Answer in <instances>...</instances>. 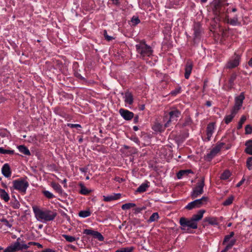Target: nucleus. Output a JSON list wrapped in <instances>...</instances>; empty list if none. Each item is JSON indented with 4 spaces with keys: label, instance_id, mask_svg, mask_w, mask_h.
<instances>
[{
    "label": "nucleus",
    "instance_id": "69168bd1",
    "mask_svg": "<svg viewBox=\"0 0 252 252\" xmlns=\"http://www.w3.org/2000/svg\"><path fill=\"white\" fill-rule=\"evenodd\" d=\"M206 105L208 107H210L212 105V103L210 101H207L206 103Z\"/></svg>",
    "mask_w": 252,
    "mask_h": 252
},
{
    "label": "nucleus",
    "instance_id": "0eeeda50",
    "mask_svg": "<svg viewBox=\"0 0 252 252\" xmlns=\"http://www.w3.org/2000/svg\"><path fill=\"white\" fill-rule=\"evenodd\" d=\"M207 201V197L203 196L201 198L195 200L189 203L186 207L188 210H191L193 208L200 207L202 205L205 204Z\"/></svg>",
    "mask_w": 252,
    "mask_h": 252
},
{
    "label": "nucleus",
    "instance_id": "9d476101",
    "mask_svg": "<svg viewBox=\"0 0 252 252\" xmlns=\"http://www.w3.org/2000/svg\"><path fill=\"white\" fill-rule=\"evenodd\" d=\"M244 98V95L242 93L240 95L236 97L235 105L232 109L234 113H237L238 110L240 109Z\"/></svg>",
    "mask_w": 252,
    "mask_h": 252
},
{
    "label": "nucleus",
    "instance_id": "412c9836",
    "mask_svg": "<svg viewBox=\"0 0 252 252\" xmlns=\"http://www.w3.org/2000/svg\"><path fill=\"white\" fill-rule=\"evenodd\" d=\"M166 127H165V125L163 126L162 124L159 123H156L153 126V129L156 132H161L164 131V129Z\"/></svg>",
    "mask_w": 252,
    "mask_h": 252
},
{
    "label": "nucleus",
    "instance_id": "f257e3e1",
    "mask_svg": "<svg viewBox=\"0 0 252 252\" xmlns=\"http://www.w3.org/2000/svg\"><path fill=\"white\" fill-rule=\"evenodd\" d=\"M32 208L36 220L41 222L53 220L57 216L55 212L47 209H41L36 206H33Z\"/></svg>",
    "mask_w": 252,
    "mask_h": 252
},
{
    "label": "nucleus",
    "instance_id": "bf43d9fd",
    "mask_svg": "<svg viewBox=\"0 0 252 252\" xmlns=\"http://www.w3.org/2000/svg\"><path fill=\"white\" fill-rule=\"evenodd\" d=\"M138 120H139V117H138V116L137 115L134 117V120H133L134 123L135 124L137 123L138 122Z\"/></svg>",
    "mask_w": 252,
    "mask_h": 252
},
{
    "label": "nucleus",
    "instance_id": "7ed1b4c3",
    "mask_svg": "<svg viewBox=\"0 0 252 252\" xmlns=\"http://www.w3.org/2000/svg\"><path fill=\"white\" fill-rule=\"evenodd\" d=\"M20 238H18L16 241L7 247L3 252H16L23 250H27L29 248V246L23 243Z\"/></svg>",
    "mask_w": 252,
    "mask_h": 252
},
{
    "label": "nucleus",
    "instance_id": "dca6fc26",
    "mask_svg": "<svg viewBox=\"0 0 252 252\" xmlns=\"http://www.w3.org/2000/svg\"><path fill=\"white\" fill-rule=\"evenodd\" d=\"M204 212L205 211L203 210L199 211L197 214L194 215L191 219L194 221V222L197 223V221L199 220L202 218Z\"/></svg>",
    "mask_w": 252,
    "mask_h": 252
},
{
    "label": "nucleus",
    "instance_id": "79ce46f5",
    "mask_svg": "<svg viewBox=\"0 0 252 252\" xmlns=\"http://www.w3.org/2000/svg\"><path fill=\"white\" fill-rule=\"evenodd\" d=\"M246 120V117L245 116H242L241 120H240L238 125V129H240L242 127L243 124L244 123L245 121Z\"/></svg>",
    "mask_w": 252,
    "mask_h": 252
},
{
    "label": "nucleus",
    "instance_id": "39448f33",
    "mask_svg": "<svg viewBox=\"0 0 252 252\" xmlns=\"http://www.w3.org/2000/svg\"><path fill=\"white\" fill-rule=\"evenodd\" d=\"M169 118L167 116L164 117L163 121L165 123V127H169L171 122L177 121L178 118L181 115V112L177 109L172 110L169 113Z\"/></svg>",
    "mask_w": 252,
    "mask_h": 252
},
{
    "label": "nucleus",
    "instance_id": "c756f323",
    "mask_svg": "<svg viewBox=\"0 0 252 252\" xmlns=\"http://www.w3.org/2000/svg\"><path fill=\"white\" fill-rule=\"evenodd\" d=\"M134 250L133 247L121 248L116 251L115 252H133Z\"/></svg>",
    "mask_w": 252,
    "mask_h": 252
},
{
    "label": "nucleus",
    "instance_id": "c85d7f7f",
    "mask_svg": "<svg viewBox=\"0 0 252 252\" xmlns=\"http://www.w3.org/2000/svg\"><path fill=\"white\" fill-rule=\"evenodd\" d=\"M190 173H192L191 170H181L177 173V176L178 179H181L183 176Z\"/></svg>",
    "mask_w": 252,
    "mask_h": 252
},
{
    "label": "nucleus",
    "instance_id": "4d7b16f0",
    "mask_svg": "<svg viewBox=\"0 0 252 252\" xmlns=\"http://www.w3.org/2000/svg\"><path fill=\"white\" fill-rule=\"evenodd\" d=\"M224 144L223 143H220L218 144L216 147L219 149V150H220V149L222 148Z\"/></svg>",
    "mask_w": 252,
    "mask_h": 252
},
{
    "label": "nucleus",
    "instance_id": "393cba45",
    "mask_svg": "<svg viewBox=\"0 0 252 252\" xmlns=\"http://www.w3.org/2000/svg\"><path fill=\"white\" fill-rule=\"evenodd\" d=\"M18 149L21 153L25 155L29 156L31 155L29 150L24 145L19 146Z\"/></svg>",
    "mask_w": 252,
    "mask_h": 252
},
{
    "label": "nucleus",
    "instance_id": "bb28decb",
    "mask_svg": "<svg viewBox=\"0 0 252 252\" xmlns=\"http://www.w3.org/2000/svg\"><path fill=\"white\" fill-rule=\"evenodd\" d=\"M79 186L80 187V193L82 194L87 195L91 192V190L87 189L83 184H80Z\"/></svg>",
    "mask_w": 252,
    "mask_h": 252
},
{
    "label": "nucleus",
    "instance_id": "338daca9",
    "mask_svg": "<svg viewBox=\"0 0 252 252\" xmlns=\"http://www.w3.org/2000/svg\"><path fill=\"white\" fill-rule=\"evenodd\" d=\"M1 186L4 188H7V186L6 185V184L3 183V182H1Z\"/></svg>",
    "mask_w": 252,
    "mask_h": 252
},
{
    "label": "nucleus",
    "instance_id": "7c9ffc66",
    "mask_svg": "<svg viewBox=\"0 0 252 252\" xmlns=\"http://www.w3.org/2000/svg\"><path fill=\"white\" fill-rule=\"evenodd\" d=\"M51 186L58 193H61L62 192L63 190L62 187L59 184L52 182L51 183Z\"/></svg>",
    "mask_w": 252,
    "mask_h": 252
},
{
    "label": "nucleus",
    "instance_id": "2eb2a0df",
    "mask_svg": "<svg viewBox=\"0 0 252 252\" xmlns=\"http://www.w3.org/2000/svg\"><path fill=\"white\" fill-rule=\"evenodd\" d=\"M1 172L2 174L6 178H8L11 176V171L8 164L5 163L3 165L1 168Z\"/></svg>",
    "mask_w": 252,
    "mask_h": 252
},
{
    "label": "nucleus",
    "instance_id": "2f4dec72",
    "mask_svg": "<svg viewBox=\"0 0 252 252\" xmlns=\"http://www.w3.org/2000/svg\"><path fill=\"white\" fill-rule=\"evenodd\" d=\"M91 214L89 210H82L79 213V216L82 218H86L89 217Z\"/></svg>",
    "mask_w": 252,
    "mask_h": 252
},
{
    "label": "nucleus",
    "instance_id": "c9c22d12",
    "mask_svg": "<svg viewBox=\"0 0 252 252\" xmlns=\"http://www.w3.org/2000/svg\"><path fill=\"white\" fill-rule=\"evenodd\" d=\"M14 153L13 150H6L2 147H0V154L12 155Z\"/></svg>",
    "mask_w": 252,
    "mask_h": 252
},
{
    "label": "nucleus",
    "instance_id": "4be33fe9",
    "mask_svg": "<svg viewBox=\"0 0 252 252\" xmlns=\"http://www.w3.org/2000/svg\"><path fill=\"white\" fill-rule=\"evenodd\" d=\"M0 197L6 202H8L10 199L8 194L5 191V190L1 189H0Z\"/></svg>",
    "mask_w": 252,
    "mask_h": 252
},
{
    "label": "nucleus",
    "instance_id": "ddd939ff",
    "mask_svg": "<svg viewBox=\"0 0 252 252\" xmlns=\"http://www.w3.org/2000/svg\"><path fill=\"white\" fill-rule=\"evenodd\" d=\"M215 129V126L214 123H209L207 126L206 128V135H207V141H209L210 140L214 132Z\"/></svg>",
    "mask_w": 252,
    "mask_h": 252
},
{
    "label": "nucleus",
    "instance_id": "e2e57ef3",
    "mask_svg": "<svg viewBox=\"0 0 252 252\" xmlns=\"http://www.w3.org/2000/svg\"><path fill=\"white\" fill-rule=\"evenodd\" d=\"M229 249H230L228 247L227 245H226V246L224 249V250H223L221 252H226Z\"/></svg>",
    "mask_w": 252,
    "mask_h": 252
},
{
    "label": "nucleus",
    "instance_id": "e433bc0d",
    "mask_svg": "<svg viewBox=\"0 0 252 252\" xmlns=\"http://www.w3.org/2000/svg\"><path fill=\"white\" fill-rule=\"evenodd\" d=\"M236 114V113H234L233 111L232 110L231 114L230 115H227L225 117V123L226 124L229 123L232 121Z\"/></svg>",
    "mask_w": 252,
    "mask_h": 252
},
{
    "label": "nucleus",
    "instance_id": "f3484780",
    "mask_svg": "<svg viewBox=\"0 0 252 252\" xmlns=\"http://www.w3.org/2000/svg\"><path fill=\"white\" fill-rule=\"evenodd\" d=\"M121 196V194L117 193L113 194L112 195H108V196H103L104 199L103 200L105 201L110 202L113 200H116L120 198Z\"/></svg>",
    "mask_w": 252,
    "mask_h": 252
},
{
    "label": "nucleus",
    "instance_id": "6e6d98bb",
    "mask_svg": "<svg viewBox=\"0 0 252 252\" xmlns=\"http://www.w3.org/2000/svg\"><path fill=\"white\" fill-rule=\"evenodd\" d=\"M180 91H181L180 88L176 89L172 92V94L173 95H176L177 94H179L180 92Z\"/></svg>",
    "mask_w": 252,
    "mask_h": 252
},
{
    "label": "nucleus",
    "instance_id": "680f3d73",
    "mask_svg": "<svg viewBox=\"0 0 252 252\" xmlns=\"http://www.w3.org/2000/svg\"><path fill=\"white\" fill-rule=\"evenodd\" d=\"M80 170L82 172H83V173H85L87 172V168H81L80 169Z\"/></svg>",
    "mask_w": 252,
    "mask_h": 252
},
{
    "label": "nucleus",
    "instance_id": "20e7f679",
    "mask_svg": "<svg viewBox=\"0 0 252 252\" xmlns=\"http://www.w3.org/2000/svg\"><path fill=\"white\" fill-rule=\"evenodd\" d=\"M13 188L19 192L25 194L29 186V182L25 178H21L12 182Z\"/></svg>",
    "mask_w": 252,
    "mask_h": 252
},
{
    "label": "nucleus",
    "instance_id": "cd10ccee",
    "mask_svg": "<svg viewBox=\"0 0 252 252\" xmlns=\"http://www.w3.org/2000/svg\"><path fill=\"white\" fill-rule=\"evenodd\" d=\"M205 221L211 225H217L218 224L217 218L214 217L206 218H205Z\"/></svg>",
    "mask_w": 252,
    "mask_h": 252
},
{
    "label": "nucleus",
    "instance_id": "aec40b11",
    "mask_svg": "<svg viewBox=\"0 0 252 252\" xmlns=\"http://www.w3.org/2000/svg\"><path fill=\"white\" fill-rule=\"evenodd\" d=\"M192 68V64L189 62H188L186 65L185 73V77L186 79H188L189 78V75L191 72Z\"/></svg>",
    "mask_w": 252,
    "mask_h": 252
},
{
    "label": "nucleus",
    "instance_id": "1a4fd4ad",
    "mask_svg": "<svg viewBox=\"0 0 252 252\" xmlns=\"http://www.w3.org/2000/svg\"><path fill=\"white\" fill-rule=\"evenodd\" d=\"M193 40L195 42V40L200 39L201 36L202 30L200 24L199 23H195L193 25Z\"/></svg>",
    "mask_w": 252,
    "mask_h": 252
},
{
    "label": "nucleus",
    "instance_id": "473e14b6",
    "mask_svg": "<svg viewBox=\"0 0 252 252\" xmlns=\"http://www.w3.org/2000/svg\"><path fill=\"white\" fill-rule=\"evenodd\" d=\"M63 237L66 240V241H67L68 242H71V243L73 242L76 241L77 239H79L78 238H76L75 237L66 235V234L63 235Z\"/></svg>",
    "mask_w": 252,
    "mask_h": 252
},
{
    "label": "nucleus",
    "instance_id": "0e129e2a",
    "mask_svg": "<svg viewBox=\"0 0 252 252\" xmlns=\"http://www.w3.org/2000/svg\"><path fill=\"white\" fill-rule=\"evenodd\" d=\"M33 245H36L37 246L38 248H42V246L39 243H33Z\"/></svg>",
    "mask_w": 252,
    "mask_h": 252
},
{
    "label": "nucleus",
    "instance_id": "f03ea898",
    "mask_svg": "<svg viewBox=\"0 0 252 252\" xmlns=\"http://www.w3.org/2000/svg\"><path fill=\"white\" fill-rule=\"evenodd\" d=\"M136 49L140 57L143 59L150 57L153 55V50L152 47L146 44L145 41H142L136 45Z\"/></svg>",
    "mask_w": 252,
    "mask_h": 252
},
{
    "label": "nucleus",
    "instance_id": "6e6552de",
    "mask_svg": "<svg viewBox=\"0 0 252 252\" xmlns=\"http://www.w3.org/2000/svg\"><path fill=\"white\" fill-rule=\"evenodd\" d=\"M204 185V178L202 177L201 180L197 183L196 187L193 189L192 192L191 196L192 198H196L203 194Z\"/></svg>",
    "mask_w": 252,
    "mask_h": 252
},
{
    "label": "nucleus",
    "instance_id": "6ab92c4d",
    "mask_svg": "<svg viewBox=\"0 0 252 252\" xmlns=\"http://www.w3.org/2000/svg\"><path fill=\"white\" fill-rule=\"evenodd\" d=\"M220 152L219 149L216 146L207 155L206 158L208 160H211Z\"/></svg>",
    "mask_w": 252,
    "mask_h": 252
},
{
    "label": "nucleus",
    "instance_id": "a211bd4d",
    "mask_svg": "<svg viewBox=\"0 0 252 252\" xmlns=\"http://www.w3.org/2000/svg\"><path fill=\"white\" fill-rule=\"evenodd\" d=\"M124 100L126 103L129 105L132 104L133 102V95L132 94L128 92H126L124 96Z\"/></svg>",
    "mask_w": 252,
    "mask_h": 252
},
{
    "label": "nucleus",
    "instance_id": "13d9d810",
    "mask_svg": "<svg viewBox=\"0 0 252 252\" xmlns=\"http://www.w3.org/2000/svg\"><path fill=\"white\" fill-rule=\"evenodd\" d=\"M245 181V179L243 178V179L237 184L236 187H240Z\"/></svg>",
    "mask_w": 252,
    "mask_h": 252
},
{
    "label": "nucleus",
    "instance_id": "c03bdc74",
    "mask_svg": "<svg viewBox=\"0 0 252 252\" xmlns=\"http://www.w3.org/2000/svg\"><path fill=\"white\" fill-rule=\"evenodd\" d=\"M247 166L249 170H251L252 168V157H249L247 160Z\"/></svg>",
    "mask_w": 252,
    "mask_h": 252
},
{
    "label": "nucleus",
    "instance_id": "052dcab7",
    "mask_svg": "<svg viewBox=\"0 0 252 252\" xmlns=\"http://www.w3.org/2000/svg\"><path fill=\"white\" fill-rule=\"evenodd\" d=\"M142 210V208H136L135 209V212L136 213H139Z\"/></svg>",
    "mask_w": 252,
    "mask_h": 252
},
{
    "label": "nucleus",
    "instance_id": "72a5a7b5",
    "mask_svg": "<svg viewBox=\"0 0 252 252\" xmlns=\"http://www.w3.org/2000/svg\"><path fill=\"white\" fill-rule=\"evenodd\" d=\"M136 206L135 204L132 203H128L123 204L122 206V209L124 210H128Z\"/></svg>",
    "mask_w": 252,
    "mask_h": 252
},
{
    "label": "nucleus",
    "instance_id": "ea45409f",
    "mask_svg": "<svg viewBox=\"0 0 252 252\" xmlns=\"http://www.w3.org/2000/svg\"><path fill=\"white\" fill-rule=\"evenodd\" d=\"M95 232L96 231L93 230L92 229H86L84 230L83 233L86 235H92L94 236Z\"/></svg>",
    "mask_w": 252,
    "mask_h": 252
},
{
    "label": "nucleus",
    "instance_id": "864d4df0",
    "mask_svg": "<svg viewBox=\"0 0 252 252\" xmlns=\"http://www.w3.org/2000/svg\"><path fill=\"white\" fill-rule=\"evenodd\" d=\"M236 74H233L231 77H230V79L229 80V82L231 84L233 83L234 81L235 80V79H236Z\"/></svg>",
    "mask_w": 252,
    "mask_h": 252
},
{
    "label": "nucleus",
    "instance_id": "a19ab883",
    "mask_svg": "<svg viewBox=\"0 0 252 252\" xmlns=\"http://www.w3.org/2000/svg\"><path fill=\"white\" fill-rule=\"evenodd\" d=\"M95 238L97 239L100 241H103L104 240V237L98 231H96L94 236Z\"/></svg>",
    "mask_w": 252,
    "mask_h": 252
},
{
    "label": "nucleus",
    "instance_id": "3c124183",
    "mask_svg": "<svg viewBox=\"0 0 252 252\" xmlns=\"http://www.w3.org/2000/svg\"><path fill=\"white\" fill-rule=\"evenodd\" d=\"M236 241L235 239H232L229 242V243L227 245L230 249H231L233 247V246L235 244Z\"/></svg>",
    "mask_w": 252,
    "mask_h": 252
},
{
    "label": "nucleus",
    "instance_id": "423d86ee",
    "mask_svg": "<svg viewBox=\"0 0 252 252\" xmlns=\"http://www.w3.org/2000/svg\"><path fill=\"white\" fill-rule=\"evenodd\" d=\"M179 222L183 230H187L189 228L196 229L197 227V223L194 222L191 219L188 220L183 217L180 219Z\"/></svg>",
    "mask_w": 252,
    "mask_h": 252
},
{
    "label": "nucleus",
    "instance_id": "4468645a",
    "mask_svg": "<svg viewBox=\"0 0 252 252\" xmlns=\"http://www.w3.org/2000/svg\"><path fill=\"white\" fill-rule=\"evenodd\" d=\"M225 11V7L220 3L215 4L213 7V11L216 16H220Z\"/></svg>",
    "mask_w": 252,
    "mask_h": 252
},
{
    "label": "nucleus",
    "instance_id": "5701e85b",
    "mask_svg": "<svg viewBox=\"0 0 252 252\" xmlns=\"http://www.w3.org/2000/svg\"><path fill=\"white\" fill-rule=\"evenodd\" d=\"M245 145L247 146L245 152L251 155H252V140H249L246 142Z\"/></svg>",
    "mask_w": 252,
    "mask_h": 252
},
{
    "label": "nucleus",
    "instance_id": "a18cd8bd",
    "mask_svg": "<svg viewBox=\"0 0 252 252\" xmlns=\"http://www.w3.org/2000/svg\"><path fill=\"white\" fill-rule=\"evenodd\" d=\"M132 25H136L140 23V20L137 17L133 16L131 20Z\"/></svg>",
    "mask_w": 252,
    "mask_h": 252
},
{
    "label": "nucleus",
    "instance_id": "f704fd0d",
    "mask_svg": "<svg viewBox=\"0 0 252 252\" xmlns=\"http://www.w3.org/2000/svg\"><path fill=\"white\" fill-rule=\"evenodd\" d=\"M159 216L158 213H154L150 217L148 221L150 222L155 221L158 220Z\"/></svg>",
    "mask_w": 252,
    "mask_h": 252
},
{
    "label": "nucleus",
    "instance_id": "de8ad7c7",
    "mask_svg": "<svg viewBox=\"0 0 252 252\" xmlns=\"http://www.w3.org/2000/svg\"><path fill=\"white\" fill-rule=\"evenodd\" d=\"M8 132L6 129H0V136L4 137L7 136Z\"/></svg>",
    "mask_w": 252,
    "mask_h": 252
},
{
    "label": "nucleus",
    "instance_id": "f8f14e48",
    "mask_svg": "<svg viewBox=\"0 0 252 252\" xmlns=\"http://www.w3.org/2000/svg\"><path fill=\"white\" fill-rule=\"evenodd\" d=\"M240 57L238 55H236L235 57L230 60L226 65V67L231 69L237 67L240 63Z\"/></svg>",
    "mask_w": 252,
    "mask_h": 252
},
{
    "label": "nucleus",
    "instance_id": "774afa93",
    "mask_svg": "<svg viewBox=\"0 0 252 252\" xmlns=\"http://www.w3.org/2000/svg\"><path fill=\"white\" fill-rule=\"evenodd\" d=\"M249 65L252 67V58L248 62Z\"/></svg>",
    "mask_w": 252,
    "mask_h": 252
},
{
    "label": "nucleus",
    "instance_id": "a878e982",
    "mask_svg": "<svg viewBox=\"0 0 252 252\" xmlns=\"http://www.w3.org/2000/svg\"><path fill=\"white\" fill-rule=\"evenodd\" d=\"M226 21L232 26H236L238 24V17L237 16L232 19H229L228 17H226Z\"/></svg>",
    "mask_w": 252,
    "mask_h": 252
},
{
    "label": "nucleus",
    "instance_id": "603ef678",
    "mask_svg": "<svg viewBox=\"0 0 252 252\" xmlns=\"http://www.w3.org/2000/svg\"><path fill=\"white\" fill-rule=\"evenodd\" d=\"M67 126L71 128L81 127V126L79 124H68Z\"/></svg>",
    "mask_w": 252,
    "mask_h": 252
},
{
    "label": "nucleus",
    "instance_id": "5fc2aeb1",
    "mask_svg": "<svg viewBox=\"0 0 252 252\" xmlns=\"http://www.w3.org/2000/svg\"><path fill=\"white\" fill-rule=\"evenodd\" d=\"M231 238L229 236V235H226V236H225V238H224V240H223V241L222 244H224V243H225V242H228V241H229V240H230Z\"/></svg>",
    "mask_w": 252,
    "mask_h": 252
},
{
    "label": "nucleus",
    "instance_id": "49530a36",
    "mask_svg": "<svg viewBox=\"0 0 252 252\" xmlns=\"http://www.w3.org/2000/svg\"><path fill=\"white\" fill-rule=\"evenodd\" d=\"M245 131L246 134L252 133V126L250 125H247L245 127Z\"/></svg>",
    "mask_w": 252,
    "mask_h": 252
},
{
    "label": "nucleus",
    "instance_id": "4c0bfd02",
    "mask_svg": "<svg viewBox=\"0 0 252 252\" xmlns=\"http://www.w3.org/2000/svg\"><path fill=\"white\" fill-rule=\"evenodd\" d=\"M230 176V173L228 171H225L220 176V178L222 180H226L228 179V178Z\"/></svg>",
    "mask_w": 252,
    "mask_h": 252
},
{
    "label": "nucleus",
    "instance_id": "09e8293b",
    "mask_svg": "<svg viewBox=\"0 0 252 252\" xmlns=\"http://www.w3.org/2000/svg\"><path fill=\"white\" fill-rule=\"evenodd\" d=\"M0 221L3 222L6 226L10 228L12 227V224H10L9 221L5 219H2L0 220Z\"/></svg>",
    "mask_w": 252,
    "mask_h": 252
},
{
    "label": "nucleus",
    "instance_id": "8fccbe9b",
    "mask_svg": "<svg viewBox=\"0 0 252 252\" xmlns=\"http://www.w3.org/2000/svg\"><path fill=\"white\" fill-rule=\"evenodd\" d=\"M103 35H104L105 39H107V40H108V41H110L113 38V37L109 36L107 34V32L106 31H105V30L104 31V32H103Z\"/></svg>",
    "mask_w": 252,
    "mask_h": 252
},
{
    "label": "nucleus",
    "instance_id": "b1692460",
    "mask_svg": "<svg viewBox=\"0 0 252 252\" xmlns=\"http://www.w3.org/2000/svg\"><path fill=\"white\" fill-rule=\"evenodd\" d=\"M149 183L147 182L142 184L137 189L136 191L138 192H143L145 191L149 187Z\"/></svg>",
    "mask_w": 252,
    "mask_h": 252
},
{
    "label": "nucleus",
    "instance_id": "58836bf2",
    "mask_svg": "<svg viewBox=\"0 0 252 252\" xmlns=\"http://www.w3.org/2000/svg\"><path fill=\"white\" fill-rule=\"evenodd\" d=\"M233 200V196H230L228 197L227 199H226L223 203V205L224 206H228L230 205Z\"/></svg>",
    "mask_w": 252,
    "mask_h": 252
},
{
    "label": "nucleus",
    "instance_id": "9b49d317",
    "mask_svg": "<svg viewBox=\"0 0 252 252\" xmlns=\"http://www.w3.org/2000/svg\"><path fill=\"white\" fill-rule=\"evenodd\" d=\"M119 113L123 119L126 121H129L134 117L133 112L123 108H121L119 110Z\"/></svg>",
    "mask_w": 252,
    "mask_h": 252
},
{
    "label": "nucleus",
    "instance_id": "37998d69",
    "mask_svg": "<svg viewBox=\"0 0 252 252\" xmlns=\"http://www.w3.org/2000/svg\"><path fill=\"white\" fill-rule=\"evenodd\" d=\"M43 193L48 198L51 199L54 197L53 194L48 190L43 191Z\"/></svg>",
    "mask_w": 252,
    "mask_h": 252
}]
</instances>
